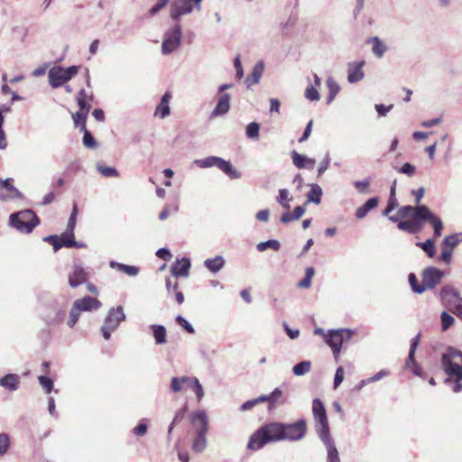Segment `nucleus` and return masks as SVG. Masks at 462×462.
<instances>
[{
  "label": "nucleus",
  "mask_w": 462,
  "mask_h": 462,
  "mask_svg": "<svg viewBox=\"0 0 462 462\" xmlns=\"http://www.w3.org/2000/svg\"><path fill=\"white\" fill-rule=\"evenodd\" d=\"M263 402L260 401V396L258 398L246 401L245 403L242 404L240 410L241 411H247L254 407L255 405L262 403Z\"/></svg>",
  "instance_id": "61"
},
{
  "label": "nucleus",
  "mask_w": 462,
  "mask_h": 462,
  "mask_svg": "<svg viewBox=\"0 0 462 462\" xmlns=\"http://www.w3.org/2000/svg\"><path fill=\"white\" fill-rule=\"evenodd\" d=\"M462 241V238L459 235L454 234L451 236H448L444 238L441 244V247L449 248L450 250H454V248Z\"/></svg>",
  "instance_id": "33"
},
{
  "label": "nucleus",
  "mask_w": 462,
  "mask_h": 462,
  "mask_svg": "<svg viewBox=\"0 0 462 462\" xmlns=\"http://www.w3.org/2000/svg\"><path fill=\"white\" fill-rule=\"evenodd\" d=\"M166 289L169 294H173L175 300L178 304H182L184 302V295L181 291H179V283L178 282H175L174 283L171 282V280L168 278L166 280Z\"/></svg>",
  "instance_id": "27"
},
{
  "label": "nucleus",
  "mask_w": 462,
  "mask_h": 462,
  "mask_svg": "<svg viewBox=\"0 0 462 462\" xmlns=\"http://www.w3.org/2000/svg\"><path fill=\"white\" fill-rule=\"evenodd\" d=\"M453 250L449 248L441 247V256L440 259L446 263H449L451 261Z\"/></svg>",
  "instance_id": "64"
},
{
  "label": "nucleus",
  "mask_w": 462,
  "mask_h": 462,
  "mask_svg": "<svg viewBox=\"0 0 462 462\" xmlns=\"http://www.w3.org/2000/svg\"><path fill=\"white\" fill-rule=\"evenodd\" d=\"M117 269L124 272L125 273L134 276L139 273V268L131 265H125L123 263H116Z\"/></svg>",
  "instance_id": "54"
},
{
  "label": "nucleus",
  "mask_w": 462,
  "mask_h": 462,
  "mask_svg": "<svg viewBox=\"0 0 462 462\" xmlns=\"http://www.w3.org/2000/svg\"><path fill=\"white\" fill-rule=\"evenodd\" d=\"M305 97L310 101H318L320 98L318 89L310 85L305 90Z\"/></svg>",
  "instance_id": "51"
},
{
  "label": "nucleus",
  "mask_w": 462,
  "mask_h": 462,
  "mask_svg": "<svg viewBox=\"0 0 462 462\" xmlns=\"http://www.w3.org/2000/svg\"><path fill=\"white\" fill-rule=\"evenodd\" d=\"M263 72V63H257L251 74L252 78V83L257 84L259 82L260 78L262 77V74Z\"/></svg>",
  "instance_id": "52"
},
{
  "label": "nucleus",
  "mask_w": 462,
  "mask_h": 462,
  "mask_svg": "<svg viewBox=\"0 0 462 462\" xmlns=\"http://www.w3.org/2000/svg\"><path fill=\"white\" fill-rule=\"evenodd\" d=\"M186 411H187V407H184V408H182L181 410H180L179 411L176 412V414H175V416L173 418V420L171 423V425L169 427V430H168V434L169 435H171V433L172 432V430H173L174 426L179 424L184 419Z\"/></svg>",
  "instance_id": "46"
},
{
  "label": "nucleus",
  "mask_w": 462,
  "mask_h": 462,
  "mask_svg": "<svg viewBox=\"0 0 462 462\" xmlns=\"http://www.w3.org/2000/svg\"><path fill=\"white\" fill-rule=\"evenodd\" d=\"M88 115V114L81 113L79 111L73 114L72 118H73L75 126L79 127L80 129L81 124L86 125Z\"/></svg>",
  "instance_id": "56"
},
{
  "label": "nucleus",
  "mask_w": 462,
  "mask_h": 462,
  "mask_svg": "<svg viewBox=\"0 0 462 462\" xmlns=\"http://www.w3.org/2000/svg\"><path fill=\"white\" fill-rule=\"evenodd\" d=\"M322 196V189L318 184H311L310 190L308 193V200L309 202H313L315 204H319Z\"/></svg>",
  "instance_id": "31"
},
{
  "label": "nucleus",
  "mask_w": 462,
  "mask_h": 462,
  "mask_svg": "<svg viewBox=\"0 0 462 462\" xmlns=\"http://www.w3.org/2000/svg\"><path fill=\"white\" fill-rule=\"evenodd\" d=\"M92 96H88L84 89L79 91L77 96V103L79 112L88 114L91 109Z\"/></svg>",
  "instance_id": "24"
},
{
  "label": "nucleus",
  "mask_w": 462,
  "mask_h": 462,
  "mask_svg": "<svg viewBox=\"0 0 462 462\" xmlns=\"http://www.w3.org/2000/svg\"><path fill=\"white\" fill-rule=\"evenodd\" d=\"M73 304H75V306L80 311H91L94 310H98L102 305L97 299L90 296H85L81 299H79L75 300Z\"/></svg>",
  "instance_id": "18"
},
{
  "label": "nucleus",
  "mask_w": 462,
  "mask_h": 462,
  "mask_svg": "<svg viewBox=\"0 0 462 462\" xmlns=\"http://www.w3.org/2000/svg\"><path fill=\"white\" fill-rule=\"evenodd\" d=\"M39 223L38 217L30 209L22 210L10 216V225L26 234L31 233Z\"/></svg>",
  "instance_id": "5"
},
{
  "label": "nucleus",
  "mask_w": 462,
  "mask_h": 462,
  "mask_svg": "<svg viewBox=\"0 0 462 462\" xmlns=\"http://www.w3.org/2000/svg\"><path fill=\"white\" fill-rule=\"evenodd\" d=\"M315 274L313 267H307L305 271V277L298 283V287L301 289H309L311 285L312 278Z\"/></svg>",
  "instance_id": "35"
},
{
  "label": "nucleus",
  "mask_w": 462,
  "mask_h": 462,
  "mask_svg": "<svg viewBox=\"0 0 462 462\" xmlns=\"http://www.w3.org/2000/svg\"><path fill=\"white\" fill-rule=\"evenodd\" d=\"M19 195V190L13 185L11 179L5 180L0 179V200L14 199Z\"/></svg>",
  "instance_id": "17"
},
{
  "label": "nucleus",
  "mask_w": 462,
  "mask_h": 462,
  "mask_svg": "<svg viewBox=\"0 0 462 462\" xmlns=\"http://www.w3.org/2000/svg\"><path fill=\"white\" fill-rule=\"evenodd\" d=\"M312 412L316 421V430L322 441L329 440V425L325 406L321 400L316 398L312 401Z\"/></svg>",
  "instance_id": "4"
},
{
  "label": "nucleus",
  "mask_w": 462,
  "mask_h": 462,
  "mask_svg": "<svg viewBox=\"0 0 462 462\" xmlns=\"http://www.w3.org/2000/svg\"><path fill=\"white\" fill-rule=\"evenodd\" d=\"M192 382H193V386H192L191 389L197 394L198 400L200 401L202 399L203 395H204L202 386L199 383V380H193Z\"/></svg>",
  "instance_id": "63"
},
{
  "label": "nucleus",
  "mask_w": 462,
  "mask_h": 462,
  "mask_svg": "<svg viewBox=\"0 0 462 462\" xmlns=\"http://www.w3.org/2000/svg\"><path fill=\"white\" fill-rule=\"evenodd\" d=\"M372 42H373L372 51H373L374 54L375 56L381 58L386 51L385 45L379 40L378 37L373 38Z\"/></svg>",
  "instance_id": "42"
},
{
  "label": "nucleus",
  "mask_w": 462,
  "mask_h": 462,
  "mask_svg": "<svg viewBox=\"0 0 462 462\" xmlns=\"http://www.w3.org/2000/svg\"><path fill=\"white\" fill-rule=\"evenodd\" d=\"M256 247L259 252H263L268 248H271L274 251H278L281 247V245H280L279 241L272 239V240H268L266 242L259 243Z\"/></svg>",
  "instance_id": "43"
},
{
  "label": "nucleus",
  "mask_w": 462,
  "mask_h": 462,
  "mask_svg": "<svg viewBox=\"0 0 462 462\" xmlns=\"http://www.w3.org/2000/svg\"><path fill=\"white\" fill-rule=\"evenodd\" d=\"M327 87L328 88V96L327 98V103L330 104L336 97V96L340 91V87L337 81H335L332 78H328L327 79Z\"/></svg>",
  "instance_id": "29"
},
{
  "label": "nucleus",
  "mask_w": 462,
  "mask_h": 462,
  "mask_svg": "<svg viewBox=\"0 0 462 462\" xmlns=\"http://www.w3.org/2000/svg\"><path fill=\"white\" fill-rule=\"evenodd\" d=\"M171 388L172 392L178 393L183 390V384L181 383V378L173 377L171 379Z\"/></svg>",
  "instance_id": "62"
},
{
  "label": "nucleus",
  "mask_w": 462,
  "mask_h": 462,
  "mask_svg": "<svg viewBox=\"0 0 462 462\" xmlns=\"http://www.w3.org/2000/svg\"><path fill=\"white\" fill-rule=\"evenodd\" d=\"M282 422H269L258 428L249 438L247 449L256 451L268 443L282 441Z\"/></svg>",
  "instance_id": "3"
},
{
  "label": "nucleus",
  "mask_w": 462,
  "mask_h": 462,
  "mask_svg": "<svg viewBox=\"0 0 462 462\" xmlns=\"http://www.w3.org/2000/svg\"><path fill=\"white\" fill-rule=\"evenodd\" d=\"M441 368L448 375L446 382H454L453 391H462V351L448 346L441 355Z\"/></svg>",
  "instance_id": "2"
},
{
  "label": "nucleus",
  "mask_w": 462,
  "mask_h": 462,
  "mask_svg": "<svg viewBox=\"0 0 462 462\" xmlns=\"http://www.w3.org/2000/svg\"><path fill=\"white\" fill-rule=\"evenodd\" d=\"M216 167L222 171L225 174H226L231 179H238L240 177V173L235 170L230 163V162L225 161L224 159H215Z\"/></svg>",
  "instance_id": "23"
},
{
  "label": "nucleus",
  "mask_w": 462,
  "mask_h": 462,
  "mask_svg": "<svg viewBox=\"0 0 462 462\" xmlns=\"http://www.w3.org/2000/svg\"><path fill=\"white\" fill-rule=\"evenodd\" d=\"M260 401L268 403V411H273L278 405L285 403L286 400L282 397V391L275 388L270 394L261 395Z\"/></svg>",
  "instance_id": "15"
},
{
  "label": "nucleus",
  "mask_w": 462,
  "mask_h": 462,
  "mask_svg": "<svg viewBox=\"0 0 462 462\" xmlns=\"http://www.w3.org/2000/svg\"><path fill=\"white\" fill-rule=\"evenodd\" d=\"M405 368L411 370L412 373L417 376H421L422 374V370L415 361L414 356H412V357L411 358V352H409L408 358L405 362Z\"/></svg>",
  "instance_id": "39"
},
{
  "label": "nucleus",
  "mask_w": 462,
  "mask_h": 462,
  "mask_svg": "<svg viewBox=\"0 0 462 462\" xmlns=\"http://www.w3.org/2000/svg\"><path fill=\"white\" fill-rule=\"evenodd\" d=\"M60 238L62 247H76L78 245L74 238V233L72 232L66 230Z\"/></svg>",
  "instance_id": "38"
},
{
  "label": "nucleus",
  "mask_w": 462,
  "mask_h": 462,
  "mask_svg": "<svg viewBox=\"0 0 462 462\" xmlns=\"http://www.w3.org/2000/svg\"><path fill=\"white\" fill-rule=\"evenodd\" d=\"M176 322L181 328H183L188 333H189V334H193L194 333L193 327L184 318H182L181 316H178L176 318Z\"/></svg>",
  "instance_id": "58"
},
{
  "label": "nucleus",
  "mask_w": 462,
  "mask_h": 462,
  "mask_svg": "<svg viewBox=\"0 0 462 462\" xmlns=\"http://www.w3.org/2000/svg\"><path fill=\"white\" fill-rule=\"evenodd\" d=\"M282 441H299L302 439L307 433V422L300 419L293 423L282 422Z\"/></svg>",
  "instance_id": "9"
},
{
  "label": "nucleus",
  "mask_w": 462,
  "mask_h": 462,
  "mask_svg": "<svg viewBox=\"0 0 462 462\" xmlns=\"http://www.w3.org/2000/svg\"><path fill=\"white\" fill-rule=\"evenodd\" d=\"M125 316L122 306H118L109 310L106 317L101 332L106 340H108L111 337V333L116 329L120 322L125 320Z\"/></svg>",
  "instance_id": "11"
},
{
  "label": "nucleus",
  "mask_w": 462,
  "mask_h": 462,
  "mask_svg": "<svg viewBox=\"0 0 462 462\" xmlns=\"http://www.w3.org/2000/svg\"><path fill=\"white\" fill-rule=\"evenodd\" d=\"M202 0H175L171 5V17L179 20L183 14H189L194 8L199 10Z\"/></svg>",
  "instance_id": "12"
},
{
  "label": "nucleus",
  "mask_w": 462,
  "mask_h": 462,
  "mask_svg": "<svg viewBox=\"0 0 462 462\" xmlns=\"http://www.w3.org/2000/svg\"><path fill=\"white\" fill-rule=\"evenodd\" d=\"M365 62H354L350 63L347 70V80L350 83H356L360 81L364 78L363 66Z\"/></svg>",
  "instance_id": "20"
},
{
  "label": "nucleus",
  "mask_w": 462,
  "mask_h": 462,
  "mask_svg": "<svg viewBox=\"0 0 462 462\" xmlns=\"http://www.w3.org/2000/svg\"><path fill=\"white\" fill-rule=\"evenodd\" d=\"M80 316V310L73 304L70 311H69V318L67 322L68 326L69 328H73L76 323L78 322Z\"/></svg>",
  "instance_id": "48"
},
{
  "label": "nucleus",
  "mask_w": 462,
  "mask_h": 462,
  "mask_svg": "<svg viewBox=\"0 0 462 462\" xmlns=\"http://www.w3.org/2000/svg\"><path fill=\"white\" fill-rule=\"evenodd\" d=\"M224 263L225 260L222 256H217L215 258L207 259L205 261V266L212 273L218 272L224 266Z\"/></svg>",
  "instance_id": "30"
},
{
  "label": "nucleus",
  "mask_w": 462,
  "mask_h": 462,
  "mask_svg": "<svg viewBox=\"0 0 462 462\" xmlns=\"http://www.w3.org/2000/svg\"><path fill=\"white\" fill-rule=\"evenodd\" d=\"M289 191L285 189H280L279 191V197H278V202L282 205L284 208H289Z\"/></svg>",
  "instance_id": "55"
},
{
  "label": "nucleus",
  "mask_w": 462,
  "mask_h": 462,
  "mask_svg": "<svg viewBox=\"0 0 462 462\" xmlns=\"http://www.w3.org/2000/svg\"><path fill=\"white\" fill-rule=\"evenodd\" d=\"M442 305L458 318L462 315V298L452 285L443 286L439 291Z\"/></svg>",
  "instance_id": "7"
},
{
  "label": "nucleus",
  "mask_w": 462,
  "mask_h": 462,
  "mask_svg": "<svg viewBox=\"0 0 462 462\" xmlns=\"http://www.w3.org/2000/svg\"><path fill=\"white\" fill-rule=\"evenodd\" d=\"M311 367V364L310 361H302L295 365L292 368L293 374L295 375H303L310 372Z\"/></svg>",
  "instance_id": "40"
},
{
  "label": "nucleus",
  "mask_w": 462,
  "mask_h": 462,
  "mask_svg": "<svg viewBox=\"0 0 462 462\" xmlns=\"http://www.w3.org/2000/svg\"><path fill=\"white\" fill-rule=\"evenodd\" d=\"M87 281V273L80 266H75L72 273L69 276V283L72 288L84 283Z\"/></svg>",
  "instance_id": "21"
},
{
  "label": "nucleus",
  "mask_w": 462,
  "mask_h": 462,
  "mask_svg": "<svg viewBox=\"0 0 462 462\" xmlns=\"http://www.w3.org/2000/svg\"><path fill=\"white\" fill-rule=\"evenodd\" d=\"M291 159H292V162L293 164L298 168V169H309V170H312L316 164V161L315 159H312V158H309L307 157L306 155H303V154H300L299 152L293 151L291 152Z\"/></svg>",
  "instance_id": "19"
},
{
  "label": "nucleus",
  "mask_w": 462,
  "mask_h": 462,
  "mask_svg": "<svg viewBox=\"0 0 462 462\" xmlns=\"http://www.w3.org/2000/svg\"><path fill=\"white\" fill-rule=\"evenodd\" d=\"M352 335L351 330L344 328L328 330V332L324 335V340L326 344L330 346L337 362L339 360V355L344 341L349 340Z\"/></svg>",
  "instance_id": "8"
},
{
  "label": "nucleus",
  "mask_w": 462,
  "mask_h": 462,
  "mask_svg": "<svg viewBox=\"0 0 462 462\" xmlns=\"http://www.w3.org/2000/svg\"><path fill=\"white\" fill-rule=\"evenodd\" d=\"M397 207L396 196H390L383 215L387 216L390 221L397 223L399 230L409 234H418L423 229V221H428L433 227L434 236L439 237L441 236L443 230L442 220L433 214L427 206H402L398 208L395 216H390V213Z\"/></svg>",
  "instance_id": "1"
},
{
  "label": "nucleus",
  "mask_w": 462,
  "mask_h": 462,
  "mask_svg": "<svg viewBox=\"0 0 462 462\" xmlns=\"http://www.w3.org/2000/svg\"><path fill=\"white\" fill-rule=\"evenodd\" d=\"M440 322L442 331H446L454 325L455 319L447 311H443L440 314Z\"/></svg>",
  "instance_id": "41"
},
{
  "label": "nucleus",
  "mask_w": 462,
  "mask_h": 462,
  "mask_svg": "<svg viewBox=\"0 0 462 462\" xmlns=\"http://www.w3.org/2000/svg\"><path fill=\"white\" fill-rule=\"evenodd\" d=\"M98 171L105 177H117L118 171L116 168L107 167L103 165L97 166Z\"/></svg>",
  "instance_id": "53"
},
{
  "label": "nucleus",
  "mask_w": 462,
  "mask_h": 462,
  "mask_svg": "<svg viewBox=\"0 0 462 462\" xmlns=\"http://www.w3.org/2000/svg\"><path fill=\"white\" fill-rule=\"evenodd\" d=\"M191 423L198 428L197 437L193 441V449L201 452L207 445L206 434L208 430V421L204 411H197L191 417Z\"/></svg>",
  "instance_id": "6"
},
{
  "label": "nucleus",
  "mask_w": 462,
  "mask_h": 462,
  "mask_svg": "<svg viewBox=\"0 0 462 462\" xmlns=\"http://www.w3.org/2000/svg\"><path fill=\"white\" fill-rule=\"evenodd\" d=\"M230 99L231 97L229 94H223L219 97L217 104L212 112V116H218L226 114L230 108Z\"/></svg>",
  "instance_id": "22"
},
{
  "label": "nucleus",
  "mask_w": 462,
  "mask_h": 462,
  "mask_svg": "<svg viewBox=\"0 0 462 462\" xmlns=\"http://www.w3.org/2000/svg\"><path fill=\"white\" fill-rule=\"evenodd\" d=\"M415 170L416 168L414 165L406 162L399 169V172L406 174L411 177L415 173Z\"/></svg>",
  "instance_id": "60"
},
{
  "label": "nucleus",
  "mask_w": 462,
  "mask_h": 462,
  "mask_svg": "<svg viewBox=\"0 0 462 462\" xmlns=\"http://www.w3.org/2000/svg\"><path fill=\"white\" fill-rule=\"evenodd\" d=\"M19 383L20 377L15 374H8L0 378V385L9 391L17 390Z\"/></svg>",
  "instance_id": "25"
},
{
  "label": "nucleus",
  "mask_w": 462,
  "mask_h": 462,
  "mask_svg": "<svg viewBox=\"0 0 462 462\" xmlns=\"http://www.w3.org/2000/svg\"><path fill=\"white\" fill-rule=\"evenodd\" d=\"M377 205H378V198L374 197V198L369 199L363 206L359 207L356 209V217L357 218L365 217L367 215V213L371 209L376 208Z\"/></svg>",
  "instance_id": "28"
},
{
  "label": "nucleus",
  "mask_w": 462,
  "mask_h": 462,
  "mask_svg": "<svg viewBox=\"0 0 462 462\" xmlns=\"http://www.w3.org/2000/svg\"><path fill=\"white\" fill-rule=\"evenodd\" d=\"M171 98V95L169 92H166L160 102V104L157 106L155 110V115L159 116L161 118H164L167 116L170 115V106L169 103Z\"/></svg>",
  "instance_id": "26"
},
{
  "label": "nucleus",
  "mask_w": 462,
  "mask_h": 462,
  "mask_svg": "<svg viewBox=\"0 0 462 462\" xmlns=\"http://www.w3.org/2000/svg\"><path fill=\"white\" fill-rule=\"evenodd\" d=\"M181 27L176 24L175 27L167 32L162 44V51L163 54H170L174 51L180 43Z\"/></svg>",
  "instance_id": "13"
},
{
  "label": "nucleus",
  "mask_w": 462,
  "mask_h": 462,
  "mask_svg": "<svg viewBox=\"0 0 462 462\" xmlns=\"http://www.w3.org/2000/svg\"><path fill=\"white\" fill-rule=\"evenodd\" d=\"M10 448V439L7 434H0V457L6 454Z\"/></svg>",
  "instance_id": "50"
},
{
  "label": "nucleus",
  "mask_w": 462,
  "mask_h": 462,
  "mask_svg": "<svg viewBox=\"0 0 462 462\" xmlns=\"http://www.w3.org/2000/svg\"><path fill=\"white\" fill-rule=\"evenodd\" d=\"M153 337L157 344H164L166 342V329L163 326L153 325L152 326Z\"/></svg>",
  "instance_id": "34"
},
{
  "label": "nucleus",
  "mask_w": 462,
  "mask_h": 462,
  "mask_svg": "<svg viewBox=\"0 0 462 462\" xmlns=\"http://www.w3.org/2000/svg\"><path fill=\"white\" fill-rule=\"evenodd\" d=\"M260 125L256 122L250 123L246 127V135L250 139L259 138Z\"/></svg>",
  "instance_id": "44"
},
{
  "label": "nucleus",
  "mask_w": 462,
  "mask_h": 462,
  "mask_svg": "<svg viewBox=\"0 0 462 462\" xmlns=\"http://www.w3.org/2000/svg\"><path fill=\"white\" fill-rule=\"evenodd\" d=\"M45 241H48L51 243L53 246L54 251H58L62 247V245L60 243V238L58 236H50L44 239Z\"/></svg>",
  "instance_id": "59"
},
{
  "label": "nucleus",
  "mask_w": 462,
  "mask_h": 462,
  "mask_svg": "<svg viewBox=\"0 0 462 462\" xmlns=\"http://www.w3.org/2000/svg\"><path fill=\"white\" fill-rule=\"evenodd\" d=\"M443 276L444 273L436 267H428L424 269L421 274L424 291L426 290L434 289L439 283H440Z\"/></svg>",
  "instance_id": "14"
},
{
  "label": "nucleus",
  "mask_w": 462,
  "mask_h": 462,
  "mask_svg": "<svg viewBox=\"0 0 462 462\" xmlns=\"http://www.w3.org/2000/svg\"><path fill=\"white\" fill-rule=\"evenodd\" d=\"M78 206L76 203H73L72 211L67 225V231L74 232V228L76 226L77 217H78Z\"/></svg>",
  "instance_id": "45"
},
{
  "label": "nucleus",
  "mask_w": 462,
  "mask_h": 462,
  "mask_svg": "<svg viewBox=\"0 0 462 462\" xmlns=\"http://www.w3.org/2000/svg\"><path fill=\"white\" fill-rule=\"evenodd\" d=\"M79 72L78 66H70L67 69L55 67L48 73L49 82L52 88H59L70 80Z\"/></svg>",
  "instance_id": "10"
},
{
  "label": "nucleus",
  "mask_w": 462,
  "mask_h": 462,
  "mask_svg": "<svg viewBox=\"0 0 462 462\" xmlns=\"http://www.w3.org/2000/svg\"><path fill=\"white\" fill-rule=\"evenodd\" d=\"M190 266L191 264L189 258L183 257L181 259H178L172 264L171 273L176 278L188 277Z\"/></svg>",
  "instance_id": "16"
},
{
  "label": "nucleus",
  "mask_w": 462,
  "mask_h": 462,
  "mask_svg": "<svg viewBox=\"0 0 462 462\" xmlns=\"http://www.w3.org/2000/svg\"><path fill=\"white\" fill-rule=\"evenodd\" d=\"M416 245L420 247L429 257L433 258L435 256L436 250L434 241L432 239H427L425 242H419Z\"/></svg>",
  "instance_id": "36"
},
{
  "label": "nucleus",
  "mask_w": 462,
  "mask_h": 462,
  "mask_svg": "<svg viewBox=\"0 0 462 462\" xmlns=\"http://www.w3.org/2000/svg\"><path fill=\"white\" fill-rule=\"evenodd\" d=\"M80 132L84 134L83 136V143L88 148H96L97 147V142L92 136L91 133L88 131L86 125L81 124L80 125Z\"/></svg>",
  "instance_id": "32"
},
{
  "label": "nucleus",
  "mask_w": 462,
  "mask_h": 462,
  "mask_svg": "<svg viewBox=\"0 0 462 462\" xmlns=\"http://www.w3.org/2000/svg\"><path fill=\"white\" fill-rule=\"evenodd\" d=\"M323 442L328 448V462H339L337 450L333 444L331 437L329 436V440L328 442L327 441H323Z\"/></svg>",
  "instance_id": "37"
},
{
  "label": "nucleus",
  "mask_w": 462,
  "mask_h": 462,
  "mask_svg": "<svg viewBox=\"0 0 462 462\" xmlns=\"http://www.w3.org/2000/svg\"><path fill=\"white\" fill-rule=\"evenodd\" d=\"M39 383L41 386L44 389L46 393H51L53 389V381L45 376V375H40L38 377Z\"/></svg>",
  "instance_id": "47"
},
{
  "label": "nucleus",
  "mask_w": 462,
  "mask_h": 462,
  "mask_svg": "<svg viewBox=\"0 0 462 462\" xmlns=\"http://www.w3.org/2000/svg\"><path fill=\"white\" fill-rule=\"evenodd\" d=\"M409 282L414 292L422 293L424 291V287L422 282L419 284L418 279L414 273L409 274Z\"/></svg>",
  "instance_id": "49"
},
{
  "label": "nucleus",
  "mask_w": 462,
  "mask_h": 462,
  "mask_svg": "<svg viewBox=\"0 0 462 462\" xmlns=\"http://www.w3.org/2000/svg\"><path fill=\"white\" fill-rule=\"evenodd\" d=\"M345 372L342 366L337 367L334 377V388L337 389L344 380Z\"/></svg>",
  "instance_id": "57"
}]
</instances>
